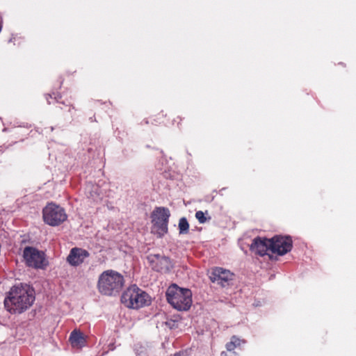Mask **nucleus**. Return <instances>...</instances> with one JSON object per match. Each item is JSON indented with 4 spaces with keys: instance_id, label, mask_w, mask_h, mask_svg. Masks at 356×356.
Here are the masks:
<instances>
[{
    "instance_id": "dca6fc26",
    "label": "nucleus",
    "mask_w": 356,
    "mask_h": 356,
    "mask_svg": "<svg viewBox=\"0 0 356 356\" xmlns=\"http://www.w3.org/2000/svg\"><path fill=\"white\" fill-rule=\"evenodd\" d=\"M189 229V224L186 218H181L179 222V229L180 234H186Z\"/></svg>"
},
{
    "instance_id": "6e6552de",
    "label": "nucleus",
    "mask_w": 356,
    "mask_h": 356,
    "mask_svg": "<svg viewBox=\"0 0 356 356\" xmlns=\"http://www.w3.org/2000/svg\"><path fill=\"white\" fill-rule=\"evenodd\" d=\"M271 252L284 255L291 250L292 240L289 236H275L270 239Z\"/></svg>"
},
{
    "instance_id": "f3484780",
    "label": "nucleus",
    "mask_w": 356,
    "mask_h": 356,
    "mask_svg": "<svg viewBox=\"0 0 356 356\" xmlns=\"http://www.w3.org/2000/svg\"><path fill=\"white\" fill-rule=\"evenodd\" d=\"M206 215H208L207 211L205 212L198 211L195 213V218L197 219L200 223L203 224L211 219V217L207 218Z\"/></svg>"
},
{
    "instance_id": "20e7f679",
    "label": "nucleus",
    "mask_w": 356,
    "mask_h": 356,
    "mask_svg": "<svg viewBox=\"0 0 356 356\" xmlns=\"http://www.w3.org/2000/svg\"><path fill=\"white\" fill-rule=\"evenodd\" d=\"M121 302L128 308L138 309L151 302L150 296L136 285H132L122 295Z\"/></svg>"
},
{
    "instance_id": "0eeeda50",
    "label": "nucleus",
    "mask_w": 356,
    "mask_h": 356,
    "mask_svg": "<svg viewBox=\"0 0 356 356\" xmlns=\"http://www.w3.org/2000/svg\"><path fill=\"white\" fill-rule=\"evenodd\" d=\"M23 257L27 266L35 268H43L46 265V259L43 252L33 247H26Z\"/></svg>"
},
{
    "instance_id": "39448f33",
    "label": "nucleus",
    "mask_w": 356,
    "mask_h": 356,
    "mask_svg": "<svg viewBox=\"0 0 356 356\" xmlns=\"http://www.w3.org/2000/svg\"><path fill=\"white\" fill-rule=\"evenodd\" d=\"M170 216L169 209L164 207L156 208L152 214V231L160 238L168 232Z\"/></svg>"
},
{
    "instance_id": "9d476101",
    "label": "nucleus",
    "mask_w": 356,
    "mask_h": 356,
    "mask_svg": "<svg viewBox=\"0 0 356 356\" xmlns=\"http://www.w3.org/2000/svg\"><path fill=\"white\" fill-rule=\"evenodd\" d=\"M234 274L229 270L224 269L222 268L217 267L213 269L209 278L213 283L225 287L229 286L231 282L233 280Z\"/></svg>"
},
{
    "instance_id": "f8f14e48",
    "label": "nucleus",
    "mask_w": 356,
    "mask_h": 356,
    "mask_svg": "<svg viewBox=\"0 0 356 356\" xmlns=\"http://www.w3.org/2000/svg\"><path fill=\"white\" fill-rule=\"evenodd\" d=\"M89 256L87 250L74 248L70 250L69 255L67 257V262L73 266H77L82 264L86 258Z\"/></svg>"
},
{
    "instance_id": "aec40b11",
    "label": "nucleus",
    "mask_w": 356,
    "mask_h": 356,
    "mask_svg": "<svg viewBox=\"0 0 356 356\" xmlns=\"http://www.w3.org/2000/svg\"><path fill=\"white\" fill-rule=\"evenodd\" d=\"M174 356H181V355L179 353H177Z\"/></svg>"
},
{
    "instance_id": "1a4fd4ad",
    "label": "nucleus",
    "mask_w": 356,
    "mask_h": 356,
    "mask_svg": "<svg viewBox=\"0 0 356 356\" xmlns=\"http://www.w3.org/2000/svg\"><path fill=\"white\" fill-rule=\"evenodd\" d=\"M147 260L151 264L152 268L158 272L166 273L171 270L173 265L170 259L158 254H149Z\"/></svg>"
},
{
    "instance_id": "f257e3e1",
    "label": "nucleus",
    "mask_w": 356,
    "mask_h": 356,
    "mask_svg": "<svg viewBox=\"0 0 356 356\" xmlns=\"http://www.w3.org/2000/svg\"><path fill=\"white\" fill-rule=\"evenodd\" d=\"M35 301V293L32 288L25 284L13 286L4 300L6 309L12 314H21L27 310Z\"/></svg>"
},
{
    "instance_id": "9b49d317",
    "label": "nucleus",
    "mask_w": 356,
    "mask_h": 356,
    "mask_svg": "<svg viewBox=\"0 0 356 356\" xmlns=\"http://www.w3.org/2000/svg\"><path fill=\"white\" fill-rule=\"evenodd\" d=\"M270 239L266 238L257 237L255 238L251 245L250 250L255 254L260 256H264L268 250L271 251Z\"/></svg>"
},
{
    "instance_id": "ddd939ff",
    "label": "nucleus",
    "mask_w": 356,
    "mask_h": 356,
    "mask_svg": "<svg viewBox=\"0 0 356 356\" xmlns=\"http://www.w3.org/2000/svg\"><path fill=\"white\" fill-rule=\"evenodd\" d=\"M86 190L88 197L92 199L93 201L98 202L102 199V193L98 185L88 184Z\"/></svg>"
},
{
    "instance_id": "423d86ee",
    "label": "nucleus",
    "mask_w": 356,
    "mask_h": 356,
    "mask_svg": "<svg viewBox=\"0 0 356 356\" xmlns=\"http://www.w3.org/2000/svg\"><path fill=\"white\" fill-rule=\"evenodd\" d=\"M42 214L44 221L51 226H58L67 219L64 209L52 202L43 209Z\"/></svg>"
},
{
    "instance_id": "6ab92c4d",
    "label": "nucleus",
    "mask_w": 356,
    "mask_h": 356,
    "mask_svg": "<svg viewBox=\"0 0 356 356\" xmlns=\"http://www.w3.org/2000/svg\"><path fill=\"white\" fill-rule=\"evenodd\" d=\"M220 356H227V355L225 352H222Z\"/></svg>"
},
{
    "instance_id": "4468645a",
    "label": "nucleus",
    "mask_w": 356,
    "mask_h": 356,
    "mask_svg": "<svg viewBox=\"0 0 356 356\" xmlns=\"http://www.w3.org/2000/svg\"><path fill=\"white\" fill-rule=\"evenodd\" d=\"M70 341L73 347L81 348L85 344V338L83 334L79 331L76 330H73L70 336Z\"/></svg>"
},
{
    "instance_id": "7ed1b4c3",
    "label": "nucleus",
    "mask_w": 356,
    "mask_h": 356,
    "mask_svg": "<svg viewBox=\"0 0 356 356\" xmlns=\"http://www.w3.org/2000/svg\"><path fill=\"white\" fill-rule=\"evenodd\" d=\"M168 302L176 309L188 310L192 304V293L189 289H181L176 284L170 286L166 291Z\"/></svg>"
},
{
    "instance_id": "f03ea898",
    "label": "nucleus",
    "mask_w": 356,
    "mask_h": 356,
    "mask_svg": "<svg viewBox=\"0 0 356 356\" xmlns=\"http://www.w3.org/2000/svg\"><path fill=\"white\" fill-rule=\"evenodd\" d=\"M123 284V277L120 273L110 270L100 275L97 287L99 291L103 295L115 296L120 292Z\"/></svg>"
},
{
    "instance_id": "2eb2a0df",
    "label": "nucleus",
    "mask_w": 356,
    "mask_h": 356,
    "mask_svg": "<svg viewBox=\"0 0 356 356\" xmlns=\"http://www.w3.org/2000/svg\"><path fill=\"white\" fill-rule=\"evenodd\" d=\"M241 340L236 337L234 336L232 337L231 341L227 343L226 348L228 351L233 350L237 346L241 344Z\"/></svg>"
},
{
    "instance_id": "a211bd4d",
    "label": "nucleus",
    "mask_w": 356,
    "mask_h": 356,
    "mask_svg": "<svg viewBox=\"0 0 356 356\" xmlns=\"http://www.w3.org/2000/svg\"><path fill=\"white\" fill-rule=\"evenodd\" d=\"M172 322H166V325H168L170 327H172Z\"/></svg>"
}]
</instances>
